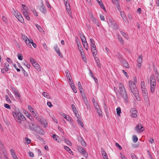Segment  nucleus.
Here are the masks:
<instances>
[{"label":"nucleus","instance_id":"f257e3e1","mask_svg":"<svg viewBox=\"0 0 159 159\" xmlns=\"http://www.w3.org/2000/svg\"><path fill=\"white\" fill-rule=\"evenodd\" d=\"M117 84H118L117 87L119 89V95L118 96V98L120 99L123 98L126 103H128L129 101L128 97L124 85L121 83Z\"/></svg>","mask_w":159,"mask_h":159},{"label":"nucleus","instance_id":"f03ea898","mask_svg":"<svg viewBox=\"0 0 159 159\" xmlns=\"http://www.w3.org/2000/svg\"><path fill=\"white\" fill-rule=\"evenodd\" d=\"M12 115L16 121L19 124H21L22 121L26 120L25 116L19 111H13Z\"/></svg>","mask_w":159,"mask_h":159},{"label":"nucleus","instance_id":"7ed1b4c3","mask_svg":"<svg viewBox=\"0 0 159 159\" xmlns=\"http://www.w3.org/2000/svg\"><path fill=\"white\" fill-rule=\"evenodd\" d=\"M90 46L91 48L92 52L94 57L96 56L97 53V50L96 49V47L93 40V39H90Z\"/></svg>","mask_w":159,"mask_h":159},{"label":"nucleus","instance_id":"20e7f679","mask_svg":"<svg viewBox=\"0 0 159 159\" xmlns=\"http://www.w3.org/2000/svg\"><path fill=\"white\" fill-rule=\"evenodd\" d=\"M129 87L132 93L136 92L138 90L136 85L133 81H129Z\"/></svg>","mask_w":159,"mask_h":159},{"label":"nucleus","instance_id":"39448f33","mask_svg":"<svg viewBox=\"0 0 159 159\" xmlns=\"http://www.w3.org/2000/svg\"><path fill=\"white\" fill-rule=\"evenodd\" d=\"M13 14L14 16L20 22L22 23H23L24 22V19L20 13L15 11Z\"/></svg>","mask_w":159,"mask_h":159},{"label":"nucleus","instance_id":"423d86ee","mask_svg":"<svg viewBox=\"0 0 159 159\" xmlns=\"http://www.w3.org/2000/svg\"><path fill=\"white\" fill-rule=\"evenodd\" d=\"M11 91L14 94L16 98L20 99V95L19 92L17 91L15 88L11 87Z\"/></svg>","mask_w":159,"mask_h":159},{"label":"nucleus","instance_id":"0eeeda50","mask_svg":"<svg viewBox=\"0 0 159 159\" xmlns=\"http://www.w3.org/2000/svg\"><path fill=\"white\" fill-rule=\"evenodd\" d=\"M29 9H27L21 10V11L24 16L25 17L26 19L29 21L30 20V18L29 16L28 12L29 11Z\"/></svg>","mask_w":159,"mask_h":159},{"label":"nucleus","instance_id":"6e6552de","mask_svg":"<svg viewBox=\"0 0 159 159\" xmlns=\"http://www.w3.org/2000/svg\"><path fill=\"white\" fill-rule=\"evenodd\" d=\"M78 151L81 153L82 154L84 155L86 157H87L88 156V154L83 148L80 146L78 147Z\"/></svg>","mask_w":159,"mask_h":159},{"label":"nucleus","instance_id":"1a4fd4ad","mask_svg":"<svg viewBox=\"0 0 159 159\" xmlns=\"http://www.w3.org/2000/svg\"><path fill=\"white\" fill-rule=\"evenodd\" d=\"M135 130L138 133H140L144 130V128L142 125L141 124H139L137 126L135 127Z\"/></svg>","mask_w":159,"mask_h":159},{"label":"nucleus","instance_id":"9d476101","mask_svg":"<svg viewBox=\"0 0 159 159\" xmlns=\"http://www.w3.org/2000/svg\"><path fill=\"white\" fill-rule=\"evenodd\" d=\"M95 109L96 110L98 114V115L99 116H101L102 115V112L100 108L98 105V103H94L93 104Z\"/></svg>","mask_w":159,"mask_h":159},{"label":"nucleus","instance_id":"9b49d317","mask_svg":"<svg viewBox=\"0 0 159 159\" xmlns=\"http://www.w3.org/2000/svg\"><path fill=\"white\" fill-rule=\"evenodd\" d=\"M64 1V4L65 5V6H66V8L67 11L68 13L70 15V9L69 3L68 0H63Z\"/></svg>","mask_w":159,"mask_h":159},{"label":"nucleus","instance_id":"f8f14e48","mask_svg":"<svg viewBox=\"0 0 159 159\" xmlns=\"http://www.w3.org/2000/svg\"><path fill=\"white\" fill-rule=\"evenodd\" d=\"M9 65L8 63H6L4 64V68L1 69V72L3 73H5L9 70Z\"/></svg>","mask_w":159,"mask_h":159},{"label":"nucleus","instance_id":"ddd939ff","mask_svg":"<svg viewBox=\"0 0 159 159\" xmlns=\"http://www.w3.org/2000/svg\"><path fill=\"white\" fill-rule=\"evenodd\" d=\"M54 48L56 52L61 57H63V55L60 51L59 49L58 48L57 45L54 46Z\"/></svg>","mask_w":159,"mask_h":159},{"label":"nucleus","instance_id":"4468645a","mask_svg":"<svg viewBox=\"0 0 159 159\" xmlns=\"http://www.w3.org/2000/svg\"><path fill=\"white\" fill-rule=\"evenodd\" d=\"M25 43L27 46L29 48L31 47V43H33V40L32 39L30 40L28 38H25Z\"/></svg>","mask_w":159,"mask_h":159},{"label":"nucleus","instance_id":"2eb2a0df","mask_svg":"<svg viewBox=\"0 0 159 159\" xmlns=\"http://www.w3.org/2000/svg\"><path fill=\"white\" fill-rule=\"evenodd\" d=\"M40 10L42 13L43 14H45L46 12V9L45 6L43 4V2H41V6L40 7Z\"/></svg>","mask_w":159,"mask_h":159},{"label":"nucleus","instance_id":"dca6fc26","mask_svg":"<svg viewBox=\"0 0 159 159\" xmlns=\"http://www.w3.org/2000/svg\"><path fill=\"white\" fill-rule=\"evenodd\" d=\"M142 62V56L140 55L139 56L137 59L138 65L137 66L140 68L141 66V63Z\"/></svg>","mask_w":159,"mask_h":159},{"label":"nucleus","instance_id":"f3484780","mask_svg":"<svg viewBox=\"0 0 159 159\" xmlns=\"http://www.w3.org/2000/svg\"><path fill=\"white\" fill-rule=\"evenodd\" d=\"M156 81L154 75H151L150 79V84H156Z\"/></svg>","mask_w":159,"mask_h":159},{"label":"nucleus","instance_id":"a211bd4d","mask_svg":"<svg viewBox=\"0 0 159 159\" xmlns=\"http://www.w3.org/2000/svg\"><path fill=\"white\" fill-rule=\"evenodd\" d=\"M156 87V84H150V90L151 92L153 93H154Z\"/></svg>","mask_w":159,"mask_h":159},{"label":"nucleus","instance_id":"6ab92c4d","mask_svg":"<svg viewBox=\"0 0 159 159\" xmlns=\"http://www.w3.org/2000/svg\"><path fill=\"white\" fill-rule=\"evenodd\" d=\"M61 115L67 121H71L70 117L68 115H67L63 113H62Z\"/></svg>","mask_w":159,"mask_h":159},{"label":"nucleus","instance_id":"aec40b11","mask_svg":"<svg viewBox=\"0 0 159 159\" xmlns=\"http://www.w3.org/2000/svg\"><path fill=\"white\" fill-rule=\"evenodd\" d=\"M52 137L56 142L58 143H60L61 140L58 136L55 134H53L52 135Z\"/></svg>","mask_w":159,"mask_h":159},{"label":"nucleus","instance_id":"412c9836","mask_svg":"<svg viewBox=\"0 0 159 159\" xmlns=\"http://www.w3.org/2000/svg\"><path fill=\"white\" fill-rule=\"evenodd\" d=\"M35 69L38 71H40L41 70V68L39 67V64L36 62L33 65Z\"/></svg>","mask_w":159,"mask_h":159},{"label":"nucleus","instance_id":"4be33fe9","mask_svg":"<svg viewBox=\"0 0 159 159\" xmlns=\"http://www.w3.org/2000/svg\"><path fill=\"white\" fill-rule=\"evenodd\" d=\"M80 35L83 43L87 42L86 39L82 33H80Z\"/></svg>","mask_w":159,"mask_h":159},{"label":"nucleus","instance_id":"5701e85b","mask_svg":"<svg viewBox=\"0 0 159 159\" xmlns=\"http://www.w3.org/2000/svg\"><path fill=\"white\" fill-rule=\"evenodd\" d=\"M10 151L11 156L13 159H18L15 153L14 152V150L13 149H11Z\"/></svg>","mask_w":159,"mask_h":159},{"label":"nucleus","instance_id":"b1692460","mask_svg":"<svg viewBox=\"0 0 159 159\" xmlns=\"http://www.w3.org/2000/svg\"><path fill=\"white\" fill-rule=\"evenodd\" d=\"M84 103H85L86 106L87 108L88 109H89L90 108V107L88 102L87 98H84L83 99Z\"/></svg>","mask_w":159,"mask_h":159},{"label":"nucleus","instance_id":"393cba45","mask_svg":"<svg viewBox=\"0 0 159 159\" xmlns=\"http://www.w3.org/2000/svg\"><path fill=\"white\" fill-rule=\"evenodd\" d=\"M79 49L80 51V53L82 59L85 62H86V59L85 57L84 52L83 51V50H81L80 49Z\"/></svg>","mask_w":159,"mask_h":159},{"label":"nucleus","instance_id":"a878e982","mask_svg":"<svg viewBox=\"0 0 159 159\" xmlns=\"http://www.w3.org/2000/svg\"><path fill=\"white\" fill-rule=\"evenodd\" d=\"M101 152L103 159H107V154L105 151H104V150L102 149L101 150Z\"/></svg>","mask_w":159,"mask_h":159},{"label":"nucleus","instance_id":"bb28decb","mask_svg":"<svg viewBox=\"0 0 159 159\" xmlns=\"http://www.w3.org/2000/svg\"><path fill=\"white\" fill-rule=\"evenodd\" d=\"M64 148L69 153L71 154L72 155H73V152L67 146H65L64 147Z\"/></svg>","mask_w":159,"mask_h":159},{"label":"nucleus","instance_id":"cd10ccee","mask_svg":"<svg viewBox=\"0 0 159 159\" xmlns=\"http://www.w3.org/2000/svg\"><path fill=\"white\" fill-rule=\"evenodd\" d=\"M26 116L28 117L31 121H34V117L31 116V115L27 112L25 113Z\"/></svg>","mask_w":159,"mask_h":159},{"label":"nucleus","instance_id":"c85d7f7f","mask_svg":"<svg viewBox=\"0 0 159 159\" xmlns=\"http://www.w3.org/2000/svg\"><path fill=\"white\" fill-rule=\"evenodd\" d=\"M122 64L123 66L127 68H129V67L128 63L125 61H124L122 62Z\"/></svg>","mask_w":159,"mask_h":159},{"label":"nucleus","instance_id":"c756f323","mask_svg":"<svg viewBox=\"0 0 159 159\" xmlns=\"http://www.w3.org/2000/svg\"><path fill=\"white\" fill-rule=\"evenodd\" d=\"M77 119V123L80 125L81 127H83L84 125L81 120L79 118H78Z\"/></svg>","mask_w":159,"mask_h":159},{"label":"nucleus","instance_id":"7c9ffc66","mask_svg":"<svg viewBox=\"0 0 159 159\" xmlns=\"http://www.w3.org/2000/svg\"><path fill=\"white\" fill-rule=\"evenodd\" d=\"M42 95L44 97L47 98H50V96L49 95L45 92H43L42 93Z\"/></svg>","mask_w":159,"mask_h":159},{"label":"nucleus","instance_id":"2f4dec72","mask_svg":"<svg viewBox=\"0 0 159 159\" xmlns=\"http://www.w3.org/2000/svg\"><path fill=\"white\" fill-rule=\"evenodd\" d=\"M34 117L39 122L42 123V120L40 118L39 115L38 114L34 116Z\"/></svg>","mask_w":159,"mask_h":159},{"label":"nucleus","instance_id":"473e14b6","mask_svg":"<svg viewBox=\"0 0 159 159\" xmlns=\"http://www.w3.org/2000/svg\"><path fill=\"white\" fill-rule=\"evenodd\" d=\"M120 14L123 20H125L126 19V17H125L124 12L123 11H121L120 12Z\"/></svg>","mask_w":159,"mask_h":159},{"label":"nucleus","instance_id":"72a5a7b5","mask_svg":"<svg viewBox=\"0 0 159 159\" xmlns=\"http://www.w3.org/2000/svg\"><path fill=\"white\" fill-rule=\"evenodd\" d=\"M35 26L38 29L39 31L40 32H43L44 31L43 30L42 28L40 26H39V25L38 24H36Z\"/></svg>","mask_w":159,"mask_h":159},{"label":"nucleus","instance_id":"f704fd0d","mask_svg":"<svg viewBox=\"0 0 159 159\" xmlns=\"http://www.w3.org/2000/svg\"><path fill=\"white\" fill-rule=\"evenodd\" d=\"M117 116H120V113H121V110L120 107H118L116 109Z\"/></svg>","mask_w":159,"mask_h":159},{"label":"nucleus","instance_id":"c9c22d12","mask_svg":"<svg viewBox=\"0 0 159 159\" xmlns=\"http://www.w3.org/2000/svg\"><path fill=\"white\" fill-rule=\"evenodd\" d=\"M120 33L121 35L125 38L126 39H129V37L128 36L127 34H126L125 33L122 31H121Z\"/></svg>","mask_w":159,"mask_h":159},{"label":"nucleus","instance_id":"e433bc0d","mask_svg":"<svg viewBox=\"0 0 159 159\" xmlns=\"http://www.w3.org/2000/svg\"><path fill=\"white\" fill-rule=\"evenodd\" d=\"M130 112L131 114L137 113V111L135 108H132L130 109Z\"/></svg>","mask_w":159,"mask_h":159},{"label":"nucleus","instance_id":"4c0bfd02","mask_svg":"<svg viewBox=\"0 0 159 159\" xmlns=\"http://www.w3.org/2000/svg\"><path fill=\"white\" fill-rule=\"evenodd\" d=\"M132 93L134 94V96L136 98V99L138 100L139 101V100L138 99L137 97H139V94L138 93V90L136 92H132Z\"/></svg>","mask_w":159,"mask_h":159},{"label":"nucleus","instance_id":"58836bf2","mask_svg":"<svg viewBox=\"0 0 159 159\" xmlns=\"http://www.w3.org/2000/svg\"><path fill=\"white\" fill-rule=\"evenodd\" d=\"M143 99L146 102H148L149 99L148 95H143Z\"/></svg>","mask_w":159,"mask_h":159},{"label":"nucleus","instance_id":"ea45409f","mask_svg":"<svg viewBox=\"0 0 159 159\" xmlns=\"http://www.w3.org/2000/svg\"><path fill=\"white\" fill-rule=\"evenodd\" d=\"M5 97H6V101H7V102L8 103H11V100L9 99V98L8 96L7 95H6L5 96Z\"/></svg>","mask_w":159,"mask_h":159},{"label":"nucleus","instance_id":"a19ab883","mask_svg":"<svg viewBox=\"0 0 159 159\" xmlns=\"http://www.w3.org/2000/svg\"><path fill=\"white\" fill-rule=\"evenodd\" d=\"M133 140L134 143L136 142L138 140V139L135 135H133Z\"/></svg>","mask_w":159,"mask_h":159},{"label":"nucleus","instance_id":"79ce46f5","mask_svg":"<svg viewBox=\"0 0 159 159\" xmlns=\"http://www.w3.org/2000/svg\"><path fill=\"white\" fill-rule=\"evenodd\" d=\"M25 139L26 141L25 143L27 144H29L31 142V140L28 138H25Z\"/></svg>","mask_w":159,"mask_h":159},{"label":"nucleus","instance_id":"37998d69","mask_svg":"<svg viewBox=\"0 0 159 159\" xmlns=\"http://www.w3.org/2000/svg\"><path fill=\"white\" fill-rule=\"evenodd\" d=\"M65 73L66 74V76L67 77V78H68L69 77H71L68 70H66L65 71Z\"/></svg>","mask_w":159,"mask_h":159},{"label":"nucleus","instance_id":"c03bdc74","mask_svg":"<svg viewBox=\"0 0 159 159\" xmlns=\"http://www.w3.org/2000/svg\"><path fill=\"white\" fill-rule=\"evenodd\" d=\"M31 10L35 16H38V12L36 11V10L34 9H31Z\"/></svg>","mask_w":159,"mask_h":159},{"label":"nucleus","instance_id":"a18cd8bd","mask_svg":"<svg viewBox=\"0 0 159 159\" xmlns=\"http://www.w3.org/2000/svg\"><path fill=\"white\" fill-rule=\"evenodd\" d=\"M83 44L85 48L87 50L88 48V46L87 42H86L85 43H83Z\"/></svg>","mask_w":159,"mask_h":159},{"label":"nucleus","instance_id":"49530a36","mask_svg":"<svg viewBox=\"0 0 159 159\" xmlns=\"http://www.w3.org/2000/svg\"><path fill=\"white\" fill-rule=\"evenodd\" d=\"M83 44L85 48L87 50L88 48V46L87 42H86L85 43H83Z\"/></svg>","mask_w":159,"mask_h":159},{"label":"nucleus","instance_id":"de8ad7c7","mask_svg":"<svg viewBox=\"0 0 159 159\" xmlns=\"http://www.w3.org/2000/svg\"><path fill=\"white\" fill-rule=\"evenodd\" d=\"M141 84L142 89H145V84L144 81H142L141 82Z\"/></svg>","mask_w":159,"mask_h":159},{"label":"nucleus","instance_id":"09e8293b","mask_svg":"<svg viewBox=\"0 0 159 159\" xmlns=\"http://www.w3.org/2000/svg\"><path fill=\"white\" fill-rule=\"evenodd\" d=\"M92 21L93 22H94V23H95V24H96V25H98V26H99V25H98V22L97 20H96V19L95 18H94V17L93 18H92Z\"/></svg>","mask_w":159,"mask_h":159},{"label":"nucleus","instance_id":"8fccbe9b","mask_svg":"<svg viewBox=\"0 0 159 159\" xmlns=\"http://www.w3.org/2000/svg\"><path fill=\"white\" fill-rule=\"evenodd\" d=\"M34 125L33 124H30L29 127L30 128L31 130H35V128L34 127Z\"/></svg>","mask_w":159,"mask_h":159},{"label":"nucleus","instance_id":"3c124183","mask_svg":"<svg viewBox=\"0 0 159 159\" xmlns=\"http://www.w3.org/2000/svg\"><path fill=\"white\" fill-rule=\"evenodd\" d=\"M30 62H31V63L33 65V64H35V63L36 62V61L32 58H30Z\"/></svg>","mask_w":159,"mask_h":159},{"label":"nucleus","instance_id":"603ef678","mask_svg":"<svg viewBox=\"0 0 159 159\" xmlns=\"http://www.w3.org/2000/svg\"><path fill=\"white\" fill-rule=\"evenodd\" d=\"M94 58L96 61H97V66H98L99 67L101 68V66L100 62L98 60L97 61V59L98 60V58L97 57L95 58V57Z\"/></svg>","mask_w":159,"mask_h":159},{"label":"nucleus","instance_id":"864d4df0","mask_svg":"<svg viewBox=\"0 0 159 159\" xmlns=\"http://www.w3.org/2000/svg\"><path fill=\"white\" fill-rule=\"evenodd\" d=\"M143 91V95H148V93L146 90V89H142Z\"/></svg>","mask_w":159,"mask_h":159},{"label":"nucleus","instance_id":"5fc2aeb1","mask_svg":"<svg viewBox=\"0 0 159 159\" xmlns=\"http://www.w3.org/2000/svg\"><path fill=\"white\" fill-rule=\"evenodd\" d=\"M131 156L132 159H138L135 155L133 153L131 154Z\"/></svg>","mask_w":159,"mask_h":159},{"label":"nucleus","instance_id":"6e6d98bb","mask_svg":"<svg viewBox=\"0 0 159 159\" xmlns=\"http://www.w3.org/2000/svg\"><path fill=\"white\" fill-rule=\"evenodd\" d=\"M156 76L157 81L159 84V75L158 72L156 73Z\"/></svg>","mask_w":159,"mask_h":159},{"label":"nucleus","instance_id":"4d7b16f0","mask_svg":"<svg viewBox=\"0 0 159 159\" xmlns=\"http://www.w3.org/2000/svg\"><path fill=\"white\" fill-rule=\"evenodd\" d=\"M27 107L28 109L31 112L33 111H34L33 108L30 106L28 105Z\"/></svg>","mask_w":159,"mask_h":159},{"label":"nucleus","instance_id":"13d9d810","mask_svg":"<svg viewBox=\"0 0 159 159\" xmlns=\"http://www.w3.org/2000/svg\"><path fill=\"white\" fill-rule=\"evenodd\" d=\"M18 59L20 60H22L23 59V57L20 54H19L17 55Z\"/></svg>","mask_w":159,"mask_h":159},{"label":"nucleus","instance_id":"bf43d9fd","mask_svg":"<svg viewBox=\"0 0 159 159\" xmlns=\"http://www.w3.org/2000/svg\"><path fill=\"white\" fill-rule=\"evenodd\" d=\"M73 111L74 113L75 114V115L76 116L77 118H79V115H77V111L76 109V110H74Z\"/></svg>","mask_w":159,"mask_h":159},{"label":"nucleus","instance_id":"052dcab7","mask_svg":"<svg viewBox=\"0 0 159 159\" xmlns=\"http://www.w3.org/2000/svg\"><path fill=\"white\" fill-rule=\"evenodd\" d=\"M100 6L102 7V8H103L104 10H105V8L104 6L103 5V3L101 1V2H99V3H98Z\"/></svg>","mask_w":159,"mask_h":159},{"label":"nucleus","instance_id":"680f3d73","mask_svg":"<svg viewBox=\"0 0 159 159\" xmlns=\"http://www.w3.org/2000/svg\"><path fill=\"white\" fill-rule=\"evenodd\" d=\"M4 107L7 109H10L11 108V107L10 106L7 104H5L4 105Z\"/></svg>","mask_w":159,"mask_h":159},{"label":"nucleus","instance_id":"e2e57ef3","mask_svg":"<svg viewBox=\"0 0 159 159\" xmlns=\"http://www.w3.org/2000/svg\"><path fill=\"white\" fill-rule=\"evenodd\" d=\"M7 60L8 62L12 64L13 63L12 61L9 58L7 57Z\"/></svg>","mask_w":159,"mask_h":159},{"label":"nucleus","instance_id":"0e129e2a","mask_svg":"<svg viewBox=\"0 0 159 159\" xmlns=\"http://www.w3.org/2000/svg\"><path fill=\"white\" fill-rule=\"evenodd\" d=\"M22 7L23 9L21 10H25V9H28V7L25 5L22 4Z\"/></svg>","mask_w":159,"mask_h":159},{"label":"nucleus","instance_id":"69168bd1","mask_svg":"<svg viewBox=\"0 0 159 159\" xmlns=\"http://www.w3.org/2000/svg\"><path fill=\"white\" fill-rule=\"evenodd\" d=\"M118 38L119 40L122 43H123V41L122 40V38L120 36H118Z\"/></svg>","mask_w":159,"mask_h":159},{"label":"nucleus","instance_id":"338daca9","mask_svg":"<svg viewBox=\"0 0 159 159\" xmlns=\"http://www.w3.org/2000/svg\"><path fill=\"white\" fill-rule=\"evenodd\" d=\"M149 142L150 143L152 144L154 142V141L153 139L151 138L149 140Z\"/></svg>","mask_w":159,"mask_h":159},{"label":"nucleus","instance_id":"774afa93","mask_svg":"<svg viewBox=\"0 0 159 159\" xmlns=\"http://www.w3.org/2000/svg\"><path fill=\"white\" fill-rule=\"evenodd\" d=\"M45 2L46 3V4L47 5V6L49 8H51V5L49 4V2H48V1L47 0L45 1Z\"/></svg>","mask_w":159,"mask_h":159}]
</instances>
